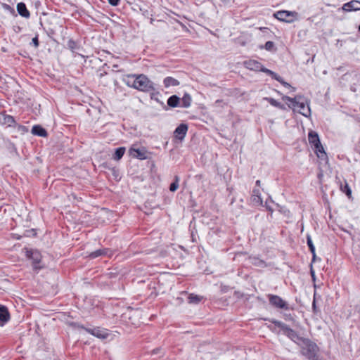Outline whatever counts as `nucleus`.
I'll use <instances>...</instances> for the list:
<instances>
[{"label":"nucleus","instance_id":"f257e3e1","mask_svg":"<svg viewBox=\"0 0 360 360\" xmlns=\"http://www.w3.org/2000/svg\"><path fill=\"white\" fill-rule=\"evenodd\" d=\"M125 84L130 87H133L141 91H150L155 90V86L144 75H129L124 79Z\"/></svg>","mask_w":360,"mask_h":360},{"label":"nucleus","instance_id":"f03ea898","mask_svg":"<svg viewBox=\"0 0 360 360\" xmlns=\"http://www.w3.org/2000/svg\"><path fill=\"white\" fill-rule=\"evenodd\" d=\"M282 99L284 101H288V107L292 108L304 117H309L311 115V110L309 103L302 96H297L295 98H290L288 96H283Z\"/></svg>","mask_w":360,"mask_h":360},{"label":"nucleus","instance_id":"7ed1b4c3","mask_svg":"<svg viewBox=\"0 0 360 360\" xmlns=\"http://www.w3.org/2000/svg\"><path fill=\"white\" fill-rule=\"evenodd\" d=\"M243 65L245 68L253 70V71H260L266 73L267 75H270L273 79H276V81L279 82L281 84H283L285 87L291 88L292 91H295V89L294 87H292L290 84L285 82L283 78L276 74V72L264 68L261 63L258 62L255 60H245L243 63Z\"/></svg>","mask_w":360,"mask_h":360},{"label":"nucleus","instance_id":"20e7f679","mask_svg":"<svg viewBox=\"0 0 360 360\" xmlns=\"http://www.w3.org/2000/svg\"><path fill=\"white\" fill-rule=\"evenodd\" d=\"M299 345L302 348V354L309 360H318L319 347L315 343L304 338Z\"/></svg>","mask_w":360,"mask_h":360},{"label":"nucleus","instance_id":"39448f33","mask_svg":"<svg viewBox=\"0 0 360 360\" xmlns=\"http://www.w3.org/2000/svg\"><path fill=\"white\" fill-rule=\"evenodd\" d=\"M308 140L309 143L314 147L315 153L318 158H324L326 157V153L320 142L319 135L316 132L311 131L308 134Z\"/></svg>","mask_w":360,"mask_h":360},{"label":"nucleus","instance_id":"423d86ee","mask_svg":"<svg viewBox=\"0 0 360 360\" xmlns=\"http://www.w3.org/2000/svg\"><path fill=\"white\" fill-rule=\"evenodd\" d=\"M274 16L280 21L292 22L297 17V13L288 11H279Z\"/></svg>","mask_w":360,"mask_h":360},{"label":"nucleus","instance_id":"0eeeda50","mask_svg":"<svg viewBox=\"0 0 360 360\" xmlns=\"http://www.w3.org/2000/svg\"><path fill=\"white\" fill-rule=\"evenodd\" d=\"M268 297L270 304L273 307L285 310L289 309L288 304L281 297L269 294Z\"/></svg>","mask_w":360,"mask_h":360},{"label":"nucleus","instance_id":"6e6552de","mask_svg":"<svg viewBox=\"0 0 360 360\" xmlns=\"http://www.w3.org/2000/svg\"><path fill=\"white\" fill-rule=\"evenodd\" d=\"M129 154L136 158L139 160H146L148 158V152L145 148H131L129 149Z\"/></svg>","mask_w":360,"mask_h":360},{"label":"nucleus","instance_id":"1a4fd4ad","mask_svg":"<svg viewBox=\"0 0 360 360\" xmlns=\"http://www.w3.org/2000/svg\"><path fill=\"white\" fill-rule=\"evenodd\" d=\"M86 330L93 335L94 336L100 338V339H105L108 336V330L104 328H87Z\"/></svg>","mask_w":360,"mask_h":360},{"label":"nucleus","instance_id":"9d476101","mask_svg":"<svg viewBox=\"0 0 360 360\" xmlns=\"http://www.w3.org/2000/svg\"><path fill=\"white\" fill-rule=\"evenodd\" d=\"M187 131H188L187 124H181L176 128V129L174 132L175 138H176L177 139H179L180 141H182L184 139V137L186 136Z\"/></svg>","mask_w":360,"mask_h":360},{"label":"nucleus","instance_id":"9b49d317","mask_svg":"<svg viewBox=\"0 0 360 360\" xmlns=\"http://www.w3.org/2000/svg\"><path fill=\"white\" fill-rule=\"evenodd\" d=\"M286 336H288L291 340L295 342L297 344H301V342L303 340V338L298 335V334L290 327L286 330V331L283 333Z\"/></svg>","mask_w":360,"mask_h":360},{"label":"nucleus","instance_id":"f8f14e48","mask_svg":"<svg viewBox=\"0 0 360 360\" xmlns=\"http://www.w3.org/2000/svg\"><path fill=\"white\" fill-rule=\"evenodd\" d=\"M342 9L347 12L356 11L360 10V1H351L343 5Z\"/></svg>","mask_w":360,"mask_h":360},{"label":"nucleus","instance_id":"ddd939ff","mask_svg":"<svg viewBox=\"0 0 360 360\" xmlns=\"http://www.w3.org/2000/svg\"><path fill=\"white\" fill-rule=\"evenodd\" d=\"M112 255V252L110 250L107 249V248H102V249H99V250H97L96 251L91 252L89 255V257H90L91 259H94L98 257L103 256V255L111 257Z\"/></svg>","mask_w":360,"mask_h":360},{"label":"nucleus","instance_id":"4468645a","mask_svg":"<svg viewBox=\"0 0 360 360\" xmlns=\"http://www.w3.org/2000/svg\"><path fill=\"white\" fill-rule=\"evenodd\" d=\"M27 256L32 258L34 261V268H38L37 264L40 262L41 256L37 251L27 250Z\"/></svg>","mask_w":360,"mask_h":360},{"label":"nucleus","instance_id":"2eb2a0df","mask_svg":"<svg viewBox=\"0 0 360 360\" xmlns=\"http://www.w3.org/2000/svg\"><path fill=\"white\" fill-rule=\"evenodd\" d=\"M0 121L3 124H6L8 127H12L15 123L13 117L8 115H2Z\"/></svg>","mask_w":360,"mask_h":360},{"label":"nucleus","instance_id":"dca6fc26","mask_svg":"<svg viewBox=\"0 0 360 360\" xmlns=\"http://www.w3.org/2000/svg\"><path fill=\"white\" fill-rule=\"evenodd\" d=\"M32 133L34 135H37L41 137H46L47 132L46 131L41 127L40 125H34L32 129Z\"/></svg>","mask_w":360,"mask_h":360},{"label":"nucleus","instance_id":"f3484780","mask_svg":"<svg viewBox=\"0 0 360 360\" xmlns=\"http://www.w3.org/2000/svg\"><path fill=\"white\" fill-rule=\"evenodd\" d=\"M17 11L18 13L25 18H28L30 16V12L26 8V6L24 3H18L17 5Z\"/></svg>","mask_w":360,"mask_h":360},{"label":"nucleus","instance_id":"a211bd4d","mask_svg":"<svg viewBox=\"0 0 360 360\" xmlns=\"http://www.w3.org/2000/svg\"><path fill=\"white\" fill-rule=\"evenodd\" d=\"M10 319L9 313L6 307H0V321L2 323L7 322Z\"/></svg>","mask_w":360,"mask_h":360},{"label":"nucleus","instance_id":"6ab92c4d","mask_svg":"<svg viewBox=\"0 0 360 360\" xmlns=\"http://www.w3.org/2000/svg\"><path fill=\"white\" fill-rule=\"evenodd\" d=\"M163 83L166 88L179 85V82L172 77H167L165 78Z\"/></svg>","mask_w":360,"mask_h":360},{"label":"nucleus","instance_id":"aec40b11","mask_svg":"<svg viewBox=\"0 0 360 360\" xmlns=\"http://www.w3.org/2000/svg\"><path fill=\"white\" fill-rule=\"evenodd\" d=\"M179 101V98L176 95H173L168 98L167 105L170 107L175 108L178 106Z\"/></svg>","mask_w":360,"mask_h":360},{"label":"nucleus","instance_id":"412c9836","mask_svg":"<svg viewBox=\"0 0 360 360\" xmlns=\"http://www.w3.org/2000/svg\"><path fill=\"white\" fill-rule=\"evenodd\" d=\"M191 96L186 93L181 98V106L184 108H188L191 104Z\"/></svg>","mask_w":360,"mask_h":360},{"label":"nucleus","instance_id":"4be33fe9","mask_svg":"<svg viewBox=\"0 0 360 360\" xmlns=\"http://www.w3.org/2000/svg\"><path fill=\"white\" fill-rule=\"evenodd\" d=\"M272 323H274L276 326H277L278 328H280V330L284 333L286 330L289 328V326L288 325H286L285 323L281 322V321H277V320H272L271 321Z\"/></svg>","mask_w":360,"mask_h":360},{"label":"nucleus","instance_id":"5701e85b","mask_svg":"<svg viewBox=\"0 0 360 360\" xmlns=\"http://www.w3.org/2000/svg\"><path fill=\"white\" fill-rule=\"evenodd\" d=\"M265 100H266L271 105L278 108L280 109L284 110L285 109V105L281 104V103L278 102L276 100H275L273 98H264Z\"/></svg>","mask_w":360,"mask_h":360},{"label":"nucleus","instance_id":"b1692460","mask_svg":"<svg viewBox=\"0 0 360 360\" xmlns=\"http://www.w3.org/2000/svg\"><path fill=\"white\" fill-rule=\"evenodd\" d=\"M124 153H125V148L120 147V148H117L115 152V154L113 155V159L115 160H120L122 158V156L124 155Z\"/></svg>","mask_w":360,"mask_h":360},{"label":"nucleus","instance_id":"393cba45","mask_svg":"<svg viewBox=\"0 0 360 360\" xmlns=\"http://www.w3.org/2000/svg\"><path fill=\"white\" fill-rule=\"evenodd\" d=\"M202 297L194 294H190L188 300L190 304H198L202 300Z\"/></svg>","mask_w":360,"mask_h":360},{"label":"nucleus","instance_id":"a878e982","mask_svg":"<svg viewBox=\"0 0 360 360\" xmlns=\"http://www.w3.org/2000/svg\"><path fill=\"white\" fill-rule=\"evenodd\" d=\"M307 245L309 248L311 252L313 254V256L314 257H315V247L313 244L312 240L309 235H307Z\"/></svg>","mask_w":360,"mask_h":360},{"label":"nucleus","instance_id":"bb28decb","mask_svg":"<svg viewBox=\"0 0 360 360\" xmlns=\"http://www.w3.org/2000/svg\"><path fill=\"white\" fill-rule=\"evenodd\" d=\"M178 188H179V177L176 176L175 181L172 183L169 186V190L172 192H174L177 190Z\"/></svg>","mask_w":360,"mask_h":360},{"label":"nucleus","instance_id":"cd10ccee","mask_svg":"<svg viewBox=\"0 0 360 360\" xmlns=\"http://www.w3.org/2000/svg\"><path fill=\"white\" fill-rule=\"evenodd\" d=\"M274 46V44L271 41H268L264 45V49L267 51H271Z\"/></svg>","mask_w":360,"mask_h":360},{"label":"nucleus","instance_id":"c85d7f7f","mask_svg":"<svg viewBox=\"0 0 360 360\" xmlns=\"http://www.w3.org/2000/svg\"><path fill=\"white\" fill-rule=\"evenodd\" d=\"M253 193H254V200L259 201V202H262V199L260 198L259 190L254 189L253 190Z\"/></svg>","mask_w":360,"mask_h":360},{"label":"nucleus","instance_id":"c756f323","mask_svg":"<svg viewBox=\"0 0 360 360\" xmlns=\"http://www.w3.org/2000/svg\"><path fill=\"white\" fill-rule=\"evenodd\" d=\"M342 191H343L344 192H345V193H346V194H347V196H349H349L351 195V194H352L351 189H350V188L349 187V186H348L347 184H346V185L345 186L344 188H342Z\"/></svg>","mask_w":360,"mask_h":360},{"label":"nucleus","instance_id":"7c9ffc66","mask_svg":"<svg viewBox=\"0 0 360 360\" xmlns=\"http://www.w3.org/2000/svg\"><path fill=\"white\" fill-rule=\"evenodd\" d=\"M109 4L113 6H116L119 4L120 0H108Z\"/></svg>","mask_w":360,"mask_h":360},{"label":"nucleus","instance_id":"2f4dec72","mask_svg":"<svg viewBox=\"0 0 360 360\" xmlns=\"http://www.w3.org/2000/svg\"><path fill=\"white\" fill-rule=\"evenodd\" d=\"M19 131H20L22 133H25L27 131V129L24 126H18Z\"/></svg>","mask_w":360,"mask_h":360},{"label":"nucleus","instance_id":"473e14b6","mask_svg":"<svg viewBox=\"0 0 360 360\" xmlns=\"http://www.w3.org/2000/svg\"><path fill=\"white\" fill-rule=\"evenodd\" d=\"M32 42H33V44H34V46H35L36 47H37V46H38V45H39V41H38V38H37V37H34V38L32 39Z\"/></svg>","mask_w":360,"mask_h":360},{"label":"nucleus","instance_id":"72a5a7b5","mask_svg":"<svg viewBox=\"0 0 360 360\" xmlns=\"http://www.w3.org/2000/svg\"><path fill=\"white\" fill-rule=\"evenodd\" d=\"M256 184H257V186H259V185H260V181H259V180H257V181H256Z\"/></svg>","mask_w":360,"mask_h":360},{"label":"nucleus","instance_id":"f704fd0d","mask_svg":"<svg viewBox=\"0 0 360 360\" xmlns=\"http://www.w3.org/2000/svg\"><path fill=\"white\" fill-rule=\"evenodd\" d=\"M266 208H267L270 212H272V211H273V210H272V209H271L270 207L266 206Z\"/></svg>","mask_w":360,"mask_h":360},{"label":"nucleus","instance_id":"c9c22d12","mask_svg":"<svg viewBox=\"0 0 360 360\" xmlns=\"http://www.w3.org/2000/svg\"><path fill=\"white\" fill-rule=\"evenodd\" d=\"M313 307L315 308L316 307V305H315V302H313Z\"/></svg>","mask_w":360,"mask_h":360},{"label":"nucleus","instance_id":"e433bc0d","mask_svg":"<svg viewBox=\"0 0 360 360\" xmlns=\"http://www.w3.org/2000/svg\"><path fill=\"white\" fill-rule=\"evenodd\" d=\"M359 31L360 32V25L359 26Z\"/></svg>","mask_w":360,"mask_h":360}]
</instances>
